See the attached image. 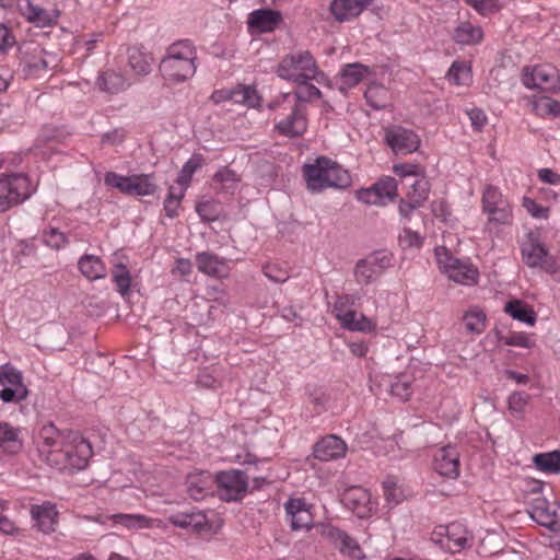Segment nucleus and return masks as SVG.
<instances>
[{"label":"nucleus","instance_id":"f257e3e1","mask_svg":"<svg viewBox=\"0 0 560 560\" xmlns=\"http://www.w3.org/2000/svg\"><path fill=\"white\" fill-rule=\"evenodd\" d=\"M162 75L175 83L191 79L197 71V49L189 39L173 43L159 66Z\"/></svg>","mask_w":560,"mask_h":560},{"label":"nucleus","instance_id":"f03ea898","mask_svg":"<svg viewBox=\"0 0 560 560\" xmlns=\"http://www.w3.org/2000/svg\"><path fill=\"white\" fill-rule=\"evenodd\" d=\"M304 177L312 192L327 188L346 189L351 185L349 172L327 158H318L315 163L304 165Z\"/></svg>","mask_w":560,"mask_h":560},{"label":"nucleus","instance_id":"7ed1b4c3","mask_svg":"<svg viewBox=\"0 0 560 560\" xmlns=\"http://www.w3.org/2000/svg\"><path fill=\"white\" fill-rule=\"evenodd\" d=\"M269 107L276 110L279 116H282L275 125V129L279 135L295 138L306 131L307 119L305 108L295 101L294 96L280 94L269 104Z\"/></svg>","mask_w":560,"mask_h":560},{"label":"nucleus","instance_id":"20e7f679","mask_svg":"<svg viewBox=\"0 0 560 560\" xmlns=\"http://www.w3.org/2000/svg\"><path fill=\"white\" fill-rule=\"evenodd\" d=\"M277 74L287 81L301 84L310 81L322 82L324 73L319 71L316 60L307 50L284 56L277 67Z\"/></svg>","mask_w":560,"mask_h":560},{"label":"nucleus","instance_id":"39448f33","mask_svg":"<svg viewBox=\"0 0 560 560\" xmlns=\"http://www.w3.org/2000/svg\"><path fill=\"white\" fill-rule=\"evenodd\" d=\"M66 443H68V431L58 430L51 422L43 424L36 436L39 458L48 466L59 469L65 463Z\"/></svg>","mask_w":560,"mask_h":560},{"label":"nucleus","instance_id":"423d86ee","mask_svg":"<svg viewBox=\"0 0 560 560\" xmlns=\"http://www.w3.org/2000/svg\"><path fill=\"white\" fill-rule=\"evenodd\" d=\"M520 249L523 262L529 268H541L551 275H557L559 268L550 256L540 234L536 231H528L524 234Z\"/></svg>","mask_w":560,"mask_h":560},{"label":"nucleus","instance_id":"0eeeda50","mask_svg":"<svg viewBox=\"0 0 560 560\" xmlns=\"http://www.w3.org/2000/svg\"><path fill=\"white\" fill-rule=\"evenodd\" d=\"M106 186L116 188L127 196L145 197L155 192L156 184L153 174H136L124 176L115 172H107L104 176Z\"/></svg>","mask_w":560,"mask_h":560},{"label":"nucleus","instance_id":"6e6552de","mask_svg":"<svg viewBox=\"0 0 560 560\" xmlns=\"http://www.w3.org/2000/svg\"><path fill=\"white\" fill-rule=\"evenodd\" d=\"M435 258L440 270L454 282L464 285H472L477 282L478 270L470 262L454 257L446 247H436Z\"/></svg>","mask_w":560,"mask_h":560},{"label":"nucleus","instance_id":"1a4fd4ad","mask_svg":"<svg viewBox=\"0 0 560 560\" xmlns=\"http://www.w3.org/2000/svg\"><path fill=\"white\" fill-rule=\"evenodd\" d=\"M35 187L24 174H11L0 178V211L16 206L28 199Z\"/></svg>","mask_w":560,"mask_h":560},{"label":"nucleus","instance_id":"9d476101","mask_svg":"<svg viewBox=\"0 0 560 560\" xmlns=\"http://www.w3.org/2000/svg\"><path fill=\"white\" fill-rule=\"evenodd\" d=\"M481 205L482 211L488 215V223L494 225L512 224V206L500 188L492 185L486 186L482 192Z\"/></svg>","mask_w":560,"mask_h":560},{"label":"nucleus","instance_id":"9b49d317","mask_svg":"<svg viewBox=\"0 0 560 560\" xmlns=\"http://www.w3.org/2000/svg\"><path fill=\"white\" fill-rule=\"evenodd\" d=\"M218 497L225 502L241 501L248 490V477L240 469H228L214 475Z\"/></svg>","mask_w":560,"mask_h":560},{"label":"nucleus","instance_id":"f8f14e48","mask_svg":"<svg viewBox=\"0 0 560 560\" xmlns=\"http://www.w3.org/2000/svg\"><path fill=\"white\" fill-rule=\"evenodd\" d=\"M93 451L91 443L78 432L68 431V443L63 451L65 463L58 470H81L84 469Z\"/></svg>","mask_w":560,"mask_h":560},{"label":"nucleus","instance_id":"ddd939ff","mask_svg":"<svg viewBox=\"0 0 560 560\" xmlns=\"http://www.w3.org/2000/svg\"><path fill=\"white\" fill-rule=\"evenodd\" d=\"M434 534L443 537L439 540L440 544L452 553L468 549L474 544L472 533L460 522L441 525L436 527Z\"/></svg>","mask_w":560,"mask_h":560},{"label":"nucleus","instance_id":"4468645a","mask_svg":"<svg viewBox=\"0 0 560 560\" xmlns=\"http://www.w3.org/2000/svg\"><path fill=\"white\" fill-rule=\"evenodd\" d=\"M20 14L36 27H50L57 24L60 12L54 7H44L34 0H16Z\"/></svg>","mask_w":560,"mask_h":560},{"label":"nucleus","instance_id":"2eb2a0df","mask_svg":"<svg viewBox=\"0 0 560 560\" xmlns=\"http://www.w3.org/2000/svg\"><path fill=\"white\" fill-rule=\"evenodd\" d=\"M522 81L527 89L553 92L559 89V72L548 63L526 67Z\"/></svg>","mask_w":560,"mask_h":560},{"label":"nucleus","instance_id":"dca6fc26","mask_svg":"<svg viewBox=\"0 0 560 560\" xmlns=\"http://www.w3.org/2000/svg\"><path fill=\"white\" fill-rule=\"evenodd\" d=\"M322 535L326 537L341 555L355 560L365 557L359 542L345 530L331 525H325L323 526Z\"/></svg>","mask_w":560,"mask_h":560},{"label":"nucleus","instance_id":"f3484780","mask_svg":"<svg viewBox=\"0 0 560 560\" xmlns=\"http://www.w3.org/2000/svg\"><path fill=\"white\" fill-rule=\"evenodd\" d=\"M386 143L396 153H412L418 150L420 139L416 132L410 129L394 126L385 131Z\"/></svg>","mask_w":560,"mask_h":560},{"label":"nucleus","instance_id":"a211bd4d","mask_svg":"<svg viewBox=\"0 0 560 560\" xmlns=\"http://www.w3.org/2000/svg\"><path fill=\"white\" fill-rule=\"evenodd\" d=\"M284 510L292 530H308L313 527V515L304 499L290 498L284 504Z\"/></svg>","mask_w":560,"mask_h":560},{"label":"nucleus","instance_id":"6ab92c4d","mask_svg":"<svg viewBox=\"0 0 560 560\" xmlns=\"http://www.w3.org/2000/svg\"><path fill=\"white\" fill-rule=\"evenodd\" d=\"M343 503L359 518L369 517L376 509V503L372 500L371 493L362 487H353L347 490L343 495Z\"/></svg>","mask_w":560,"mask_h":560},{"label":"nucleus","instance_id":"aec40b11","mask_svg":"<svg viewBox=\"0 0 560 560\" xmlns=\"http://www.w3.org/2000/svg\"><path fill=\"white\" fill-rule=\"evenodd\" d=\"M435 471L447 478H456L459 475V453L454 446L439 448L433 456Z\"/></svg>","mask_w":560,"mask_h":560},{"label":"nucleus","instance_id":"412c9836","mask_svg":"<svg viewBox=\"0 0 560 560\" xmlns=\"http://www.w3.org/2000/svg\"><path fill=\"white\" fill-rule=\"evenodd\" d=\"M347 444L339 436L330 434L322 438L313 446L314 457L322 462L341 458L346 455Z\"/></svg>","mask_w":560,"mask_h":560},{"label":"nucleus","instance_id":"4be33fe9","mask_svg":"<svg viewBox=\"0 0 560 560\" xmlns=\"http://www.w3.org/2000/svg\"><path fill=\"white\" fill-rule=\"evenodd\" d=\"M167 520L175 527L190 529L196 533L210 528L207 515L203 511L197 509L173 513Z\"/></svg>","mask_w":560,"mask_h":560},{"label":"nucleus","instance_id":"5701e85b","mask_svg":"<svg viewBox=\"0 0 560 560\" xmlns=\"http://www.w3.org/2000/svg\"><path fill=\"white\" fill-rule=\"evenodd\" d=\"M31 516L34 526L44 534H50L56 530L58 523V511L54 503L44 502L31 506Z\"/></svg>","mask_w":560,"mask_h":560},{"label":"nucleus","instance_id":"b1692460","mask_svg":"<svg viewBox=\"0 0 560 560\" xmlns=\"http://www.w3.org/2000/svg\"><path fill=\"white\" fill-rule=\"evenodd\" d=\"M530 517L541 526L550 529H557V504L549 502L544 497H537L533 500Z\"/></svg>","mask_w":560,"mask_h":560},{"label":"nucleus","instance_id":"393cba45","mask_svg":"<svg viewBox=\"0 0 560 560\" xmlns=\"http://www.w3.org/2000/svg\"><path fill=\"white\" fill-rule=\"evenodd\" d=\"M196 265L200 272L210 277L223 278L230 272L229 261L209 252L198 253Z\"/></svg>","mask_w":560,"mask_h":560},{"label":"nucleus","instance_id":"a878e982","mask_svg":"<svg viewBox=\"0 0 560 560\" xmlns=\"http://www.w3.org/2000/svg\"><path fill=\"white\" fill-rule=\"evenodd\" d=\"M373 0H332L329 10L338 22H346L359 16Z\"/></svg>","mask_w":560,"mask_h":560},{"label":"nucleus","instance_id":"bb28decb","mask_svg":"<svg viewBox=\"0 0 560 560\" xmlns=\"http://www.w3.org/2000/svg\"><path fill=\"white\" fill-rule=\"evenodd\" d=\"M214 476L209 471L200 470L190 472L186 478L187 493L196 501L202 500L211 493Z\"/></svg>","mask_w":560,"mask_h":560},{"label":"nucleus","instance_id":"cd10ccee","mask_svg":"<svg viewBox=\"0 0 560 560\" xmlns=\"http://www.w3.org/2000/svg\"><path fill=\"white\" fill-rule=\"evenodd\" d=\"M282 21L279 11L272 9H259L249 13L248 26L259 33L272 32Z\"/></svg>","mask_w":560,"mask_h":560},{"label":"nucleus","instance_id":"c85d7f7f","mask_svg":"<svg viewBox=\"0 0 560 560\" xmlns=\"http://www.w3.org/2000/svg\"><path fill=\"white\" fill-rule=\"evenodd\" d=\"M96 85L103 92L118 94L129 88L131 82L121 72L107 69L100 73Z\"/></svg>","mask_w":560,"mask_h":560},{"label":"nucleus","instance_id":"c756f323","mask_svg":"<svg viewBox=\"0 0 560 560\" xmlns=\"http://www.w3.org/2000/svg\"><path fill=\"white\" fill-rule=\"evenodd\" d=\"M0 448L11 455L18 454L23 448L22 429L1 421Z\"/></svg>","mask_w":560,"mask_h":560},{"label":"nucleus","instance_id":"7c9ffc66","mask_svg":"<svg viewBox=\"0 0 560 560\" xmlns=\"http://www.w3.org/2000/svg\"><path fill=\"white\" fill-rule=\"evenodd\" d=\"M453 40L462 46L478 45L483 38V31L480 26L468 21L459 22L453 31Z\"/></svg>","mask_w":560,"mask_h":560},{"label":"nucleus","instance_id":"2f4dec72","mask_svg":"<svg viewBox=\"0 0 560 560\" xmlns=\"http://www.w3.org/2000/svg\"><path fill=\"white\" fill-rule=\"evenodd\" d=\"M305 408L310 416H318L328 408L329 397L327 393L316 385H307L305 388Z\"/></svg>","mask_w":560,"mask_h":560},{"label":"nucleus","instance_id":"473e14b6","mask_svg":"<svg viewBox=\"0 0 560 560\" xmlns=\"http://www.w3.org/2000/svg\"><path fill=\"white\" fill-rule=\"evenodd\" d=\"M339 323L342 328L350 331L373 332L376 329V323L362 313L349 311L339 316Z\"/></svg>","mask_w":560,"mask_h":560},{"label":"nucleus","instance_id":"72a5a7b5","mask_svg":"<svg viewBox=\"0 0 560 560\" xmlns=\"http://www.w3.org/2000/svg\"><path fill=\"white\" fill-rule=\"evenodd\" d=\"M371 70L360 62L345 65L340 70V90L351 89L363 81Z\"/></svg>","mask_w":560,"mask_h":560},{"label":"nucleus","instance_id":"f704fd0d","mask_svg":"<svg viewBox=\"0 0 560 560\" xmlns=\"http://www.w3.org/2000/svg\"><path fill=\"white\" fill-rule=\"evenodd\" d=\"M504 312L513 319L534 326L537 322V314L527 303L522 300H510L504 305Z\"/></svg>","mask_w":560,"mask_h":560},{"label":"nucleus","instance_id":"c9c22d12","mask_svg":"<svg viewBox=\"0 0 560 560\" xmlns=\"http://www.w3.org/2000/svg\"><path fill=\"white\" fill-rule=\"evenodd\" d=\"M128 65L137 75H148L151 72L153 58L142 47L133 46L127 51Z\"/></svg>","mask_w":560,"mask_h":560},{"label":"nucleus","instance_id":"e433bc0d","mask_svg":"<svg viewBox=\"0 0 560 560\" xmlns=\"http://www.w3.org/2000/svg\"><path fill=\"white\" fill-rule=\"evenodd\" d=\"M78 267L80 272L91 281L102 279L106 276L105 264L95 255H83L78 261Z\"/></svg>","mask_w":560,"mask_h":560},{"label":"nucleus","instance_id":"4c0bfd02","mask_svg":"<svg viewBox=\"0 0 560 560\" xmlns=\"http://www.w3.org/2000/svg\"><path fill=\"white\" fill-rule=\"evenodd\" d=\"M225 97L235 104H243L249 107H254L259 103V95L252 85H237L229 90Z\"/></svg>","mask_w":560,"mask_h":560},{"label":"nucleus","instance_id":"58836bf2","mask_svg":"<svg viewBox=\"0 0 560 560\" xmlns=\"http://www.w3.org/2000/svg\"><path fill=\"white\" fill-rule=\"evenodd\" d=\"M387 383L390 395L399 398L400 400H407L413 392V378L407 373L397 375L394 378L388 377Z\"/></svg>","mask_w":560,"mask_h":560},{"label":"nucleus","instance_id":"ea45409f","mask_svg":"<svg viewBox=\"0 0 560 560\" xmlns=\"http://www.w3.org/2000/svg\"><path fill=\"white\" fill-rule=\"evenodd\" d=\"M364 97L373 109L380 110L386 107L389 92L383 84L372 82L368 85Z\"/></svg>","mask_w":560,"mask_h":560},{"label":"nucleus","instance_id":"a19ab883","mask_svg":"<svg viewBox=\"0 0 560 560\" xmlns=\"http://www.w3.org/2000/svg\"><path fill=\"white\" fill-rule=\"evenodd\" d=\"M463 320L467 332L481 335L486 329L487 315L481 308L475 306L464 314Z\"/></svg>","mask_w":560,"mask_h":560},{"label":"nucleus","instance_id":"79ce46f5","mask_svg":"<svg viewBox=\"0 0 560 560\" xmlns=\"http://www.w3.org/2000/svg\"><path fill=\"white\" fill-rule=\"evenodd\" d=\"M112 280L116 291L125 298L129 294L131 288V275L127 266L122 262H115L112 270Z\"/></svg>","mask_w":560,"mask_h":560},{"label":"nucleus","instance_id":"37998d69","mask_svg":"<svg viewBox=\"0 0 560 560\" xmlns=\"http://www.w3.org/2000/svg\"><path fill=\"white\" fill-rule=\"evenodd\" d=\"M536 468L547 474L560 472V452L540 453L534 456Z\"/></svg>","mask_w":560,"mask_h":560},{"label":"nucleus","instance_id":"c03bdc74","mask_svg":"<svg viewBox=\"0 0 560 560\" xmlns=\"http://www.w3.org/2000/svg\"><path fill=\"white\" fill-rule=\"evenodd\" d=\"M202 163L203 158L201 154H194L188 161H186L176 179V183L179 185L178 188H183L185 190L188 188L194 174L202 166Z\"/></svg>","mask_w":560,"mask_h":560},{"label":"nucleus","instance_id":"a18cd8bd","mask_svg":"<svg viewBox=\"0 0 560 560\" xmlns=\"http://www.w3.org/2000/svg\"><path fill=\"white\" fill-rule=\"evenodd\" d=\"M446 79L455 85H468L471 81V69L464 61H454L447 73Z\"/></svg>","mask_w":560,"mask_h":560},{"label":"nucleus","instance_id":"49530a36","mask_svg":"<svg viewBox=\"0 0 560 560\" xmlns=\"http://www.w3.org/2000/svg\"><path fill=\"white\" fill-rule=\"evenodd\" d=\"M533 110L540 117H560V102L547 96L539 97L533 103Z\"/></svg>","mask_w":560,"mask_h":560},{"label":"nucleus","instance_id":"de8ad7c7","mask_svg":"<svg viewBox=\"0 0 560 560\" xmlns=\"http://www.w3.org/2000/svg\"><path fill=\"white\" fill-rule=\"evenodd\" d=\"M185 189L171 186L164 200L165 215L170 219H174L178 215V210L183 198L185 197Z\"/></svg>","mask_w":560,"mask_h":560},{"label":"nucleus","instance_id":"09e8293b","mask_svg":"<svg viewBox=\"0 0 560 560\" xmlns=\"http://www.w3.org/2000/svg\"><path fill=\"white\" fill-rule=\"evenodd\" d=\"M411 190L408 192V198L416 201V206H422L428 199L430 192V183L424 175L413 179L410 184Z\"/></svg>","mask_w":560,"mask_h":560},{"label":"nucleus","instance_id":"8fccbe9b","mask_svg":"<svg viewBox=\"0 0 560 560\" xmlns=\"http://www.w3.org/2000/svg\"><path fill=\"white\" fill-rule=\"evenodd\" d=\"M381 273L377 269L370 265L364 258L360 259L354 269V277L358 283L360 284H370L374 282Z\"/></svg>","mask_w":560,"mask_h":560},{"label":"nucleus","instance_id":"3c124183","mask_svg":"<svg viewBox=\"0 0 560 560\" xmlns=\"http://www.w3.org/2000/svg\"><path fill=\"white\" fill-rule=\"evenodd\" d=\"M0 385L2 388L25 386L22 373L9 364L0 365Z\"/></svg>","mask_w":560,"mask_h":560},{"label":"nucleus","instance_id":"603ef678","mask_svg":"<svg viewBox=\"0 0 560 560\" xmlns=\"http://www.w3.org/2000/svg\"><path fill=\"white\" fill-rule=\"evenodd\" d=\"M116 521L128 528H151L153 520L141 514H118Z\"/></svg>","mask_w":560,"mask_h":560},{"label":"nucleus","instance_id":"864d4df0","mask_svg":"<svg viewBox=\"0 0 560 560\" xmlns=\"http://www.w3.org/2000/svg\"><path fill=\"white\" fill-rule=\"evenodd\" d=\"M383 199V206L393 201L397 196V183L393 177H385L374 184Z\"/></svg>","mask_w":560,"mask_h":560},{"label":"nucleus","instance_id":"5fc2aeb1","mask_svg":"<svg viewBox=\"0 0 560 560\" xmlns=\"http://www.w3.org/2000/svg\"><path fill=\"white\" fill-rule=\"evenodd\" d=\"M298 85V91H295L294 93H288L289 96H294L298 103L302 104L303 102H311L314 100H319L322 97L320 90L315 85L310 84L308 82L301 83Z\"/></svg>","mask_w":560,"mask_h":560},{"label":"nucleus","instance_id":"6e6d98bb","mask_svg":"<svg viewBox=\"0 0 560 560\" xmlns=\"http://www.w3.org/2000/svg\"><path fill=\"white\" fill-rule=\"evenodd\" d=\"M384 497L389 504L396 505L404 500V493L393 477L383 481Z\"/></svg>","mask_w":560,"mask_h":560},{"label":"nucleus","instance_id":"4d7b16f0","mask_svg":"<svg viewBox=\"0 0 560 560\" xmlns=\"http://www.w3.org/2000/svg\"><path fill=\"white\" fill-rule=\"evenodd\" d=\"M370 265L374 266L382 275L384 270L392 266L393 255L387 250H376L364 258Z\"/></svg>","mask_w":560,"mask_h":560},{"label":"nucleus","instance_id":"13d9d810","mask_svg":"<svg viewBox=\"0 0 560 560\" xmlns=\"http://www.w3.org/2000/svg\"><path fill=\"white\" fill-rule=\"evenodd\" d=\"M500 340L506 346L529 349L534 346L530 336L523 331H512L505 336H501Z\"/></svg>","mask_w":560,"mask_h":560},{"label":"nucleus","instance_id":"bf43d9fd","mask_svg":"<svg viewBox=\"0 0 560 560\" xmlns=\"http://www.w3.org/2000/svg\"><path fill=\"white\" fill-rule=\"evenodd\" d=\"M28 395L26 386H19L14 388H2L0 390V399L4 404H20L25 400Z\"/></svg>","mask_w":560,"mask_h":560},{"label":"nucleus","instance_id":"052dcab7","mask_svg":"<svg viewBox=\"0 0 560 560\" xmlns=\"http://www.w3.org/2000/svg\"><path fill=\"white\" fill-rule=\"evenodd\" d=\"M528 395L524 392H513L509 398V410L516 417H521L527 406Z\"/></svg>","mask_w":560,"mask_h":560},{"label":"nucleus","instance_id":"680f3d73","mask_svg":"<svg viewBox=\"0 0 560 560\" xmlns=\"http://www.w3.org/2000/svg\"><path fill=\"white\" fill-rule=\"evenodd\" d=\"M399 244L404 249L420 248L423 244V237L409 228H405L399 234Z\"/></svg>","mask_w":560,"mask_h":560},{"label":"nucleus","instance_id":"e2e57ef3","mask_svg":"<svg viewBox=\"0 0 560 560\" xmlns=\"http://www.w3.org/2000/svg\"><path fill=\"white\" fill-rule=\"evenodd\" d=\"M43 242L55 249H59L67 243L66 235L58 229L50 228L43 232Z\"/></svg>","mask_w":560,"mask_h":560},{"label":"nucleus","instance_id":"0e129e2a","mask_svg":"<svg viewBox=\"0 0 560 560\" xmlns=\"http://www.w3.org/2000/svg\"><path fill=\"white\" fill-rule=\"evenodd\" d=\"M355 197L359 201L365 205L383 206V199L380 197L375 185L369 188H361L357 191Z\"/></svg>","mask_w":560,"mask_h":560},{"label":"nucleus","instance_id":"69168bd1","mask_svg":"<svg viewBox=\"0 0 560 560\" xmlns=\"http://www.w3.org/2000/svg\"><path fill=\"white\" fill-rule=\"evenodd\" d=\"M355 304V296L351 294H341L336 298V301L334 303V312L336 315V318L339 320V316L342 314H347L350 310L348 307H351Z\"/></svg>","mask_w":560,"mask_h":560},{"label":"nucleus","instance_id":"338daca9","mask_svg":"<svg viewBox=\"0 0 560 560\" xmlns=\"http://www.w3.org/2000/svg\"><path fill=\"white\" fill-rule=\"evenodd\" d=\"M523 207L527 210V212L535 219H547L548 218V208L537 203L535 200L524 197L523 198Z\"/></svg>","mask_w":560,"mask_h":560},{"label":"nucleus","instance_id":"774afa93","mask_svg":"<svg viewBox=\"0 0 560 560\" xmlns=\"http://www.w3.org/2000/svg\"><path fill=\"white\" fill-rule=\"evenodd\" d=\"M394 172L396 175L404 178L413 177V179H416L423 175V170L419 165L409 163L395 165Z\"/></svg>","mask_w":560,"mask_h":560}]
</instances>
